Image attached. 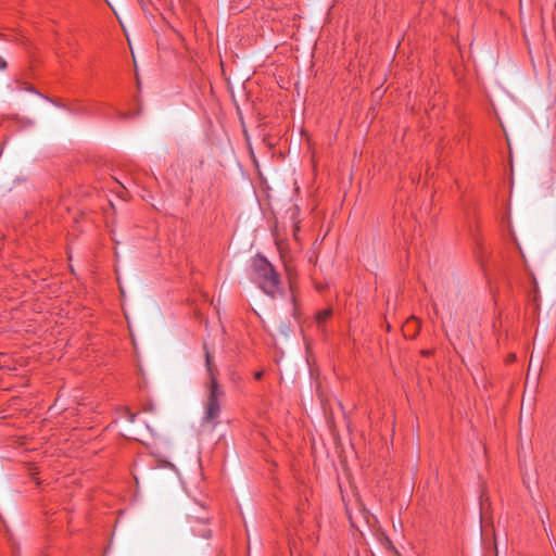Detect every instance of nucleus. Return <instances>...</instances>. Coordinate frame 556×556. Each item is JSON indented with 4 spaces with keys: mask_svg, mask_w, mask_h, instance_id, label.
<instances>
[{
    "mask_svg": "<svg viewBox=\"0 0 556 556\" xmlns=\"http://www.w3.org/2000/svg\"><path fill=\"white\" fill-rule=\"evenodd\" d=\"M211 534V531L208 529H205L203 532V536L208 538Z\"/></svg>",
    "mask_w": 556,
    "mask_h": 556,
    "instance_id": "f8f14e48",
    "label": "nucleus"
},
{
    "mask_svg": "<svg viewBox=\"0 0 556 556\" xmlns=\"http://www.w3.org/2000/svg\"><path fill=\"white\" fill-rule=\"evenodd\" d=\"M506 142H507L508 149L510 150L511 146H510L509 139H506Z\"/></svg>",
    "mask_w": 556,
    "mask_h": 556,
    "instance_id": "dca6fc26",
    "label": "nucleus"
},
{
    "mask_svg": "<svg viewBox=\"0 0 556 556\" xmlns=\"http://www.w3.org/2000/svg\"><path fill=\"white\" fill-rule=\"evenodd\" d=\"M432 306H433V312H434V315L438 316L439 315V309H438V303L437 301H432Z\"/></svg>",
    "mask_w": 556,
    "mask_h": 556,
    "instance_id": "9d476101",
    "label": "nucleus"
},
{
    "mask_svg": "<svg viewBox=\"0 0 556 556\" xmlns=\"http://www.w3.org/2000/svg\"><path fill=\"white\" fill-rule=\"evenodd\" d=\"M299 230H300V227L298 224H295L294 228H293V238L295 241H299V236H298Z\"/></svg>",
    "mask_w": 556,
    "mask_h": 556,
    "instance_id": "0eeeda50",
    "label": "nucleus"
},
{
    "mask_svg": "<svg viewBox=\"0 0 556 556\" xmlns=\"http://www.w3.org/2000/svg\"><path fill=\"white\" fill-rule=\"evenodd\" d=\"M430 353H431L430 351H422V352H421V354H422V355H425V356L430 355Z\"/></svg>",
    "mask_w": 556,
    "mask_h": 556,
    "instance_id": "4468645a",
    "label": "nucleus"
},
{
    "mask_svg": "<svg viewBox=\"0 0 556 556\" xmlns=\"http://www.w3.org/2000/svg\"><path fill=\"white\" fill-rule=\"evenodd\" d=\"M501 224L503 228H506L513 240L515 241L516 245L519 247L518 240L515 236V232L511 229V220H510V210L508 208L507 212L502 216Z\"/></svg>",
    "mask_w": 556,
    "mask_h": 556,
    "instance_id": "39448f33",
    "label": "nucleus"
},
{
    "mask_svg": "<svg viewBox=\"0 0 556 556\" xmlns=\"http://www.w3.org/2000/svg\"><path fill=\"white\" fill-rule=\"evenodd\" d=\"M440 295H443V291L442 290L437 294V298H439Z\"/></svg>",
    "mask_w": 556,
    "mask_h": 556,
    "instance_id": "a211bd4d",
    "label": "nucleus"
},
{
    "mask_svg": "<svg viewBox=\"0 0 556 556\" xmlns=\"http://www.w3.org/2000/svg\"><path fill=\"white\" fill-rule=\"evenodd\" d=\"M204 350L205 365L210 378L207 383L208 394L205 403L204 421L212 426H216L222 409L220 403L225 393L217 381L218 369L212 362V355L206 346H204Z\"/></svg>",
    "mask_w": 556,
    "mask_h": 556,
    "instance_id": "f03ea898",
    "label": "nucleus"
},
{
    "mask_svg": "<svg viewBox=\"0 0 556 556\" xmlns=\"http://www.w3.org/2000/svg\"><path fill=\"white\" fill-rule=\"evenodd\" d=\"M332 315V309L331 308H326L324 311H320L317 315H316V321L319 326H321L324 323H326Z\"/></svg>",
    "mask_w": 556,
    "mask_h": 556,
    "instance_id": "423d86ee",
    "label": "nucleus"
},
{
    "mask_svg": "<svg viewBox=\"0 0 556 556\" xmlns=\"http://www.w3.org/2000/svg\"><path fill=\"white\" fill-rule=\"evenodd\" d=\"M516 358H517L516 354H509V355H507L505 362L506 363H511V362H515Z\"/></svg>",
    "mask_w": 556,
    "mask_h": 556,
    "instance_id": "6e6552de",
    "label": "nucleus"
},
{
    "mask_svg": "<svg viewBox=\"0 0 556 556\" xmlns=\"http://www.w3.org/2000/svg\"><path fill=\"white\" fill-rule=\"evenodd\" d=\"M7 66H8V64H7L5 60L2 56H0V70L3 71L7 68Z\"/></svg>",
    "mask_w": 556,
    "mask_h": 556,
    "instance_id": "1a4fd4ad",
    "label": "nucleus"
},
{
    "mask_svg": "<svg viewBox=\"0 0 556 556\" xmlns=\"http://www.w3.org/2000/svg\"><path fill=\"white\" fill-rule=\"evenodd\" d=\"M420 330V320L415 316L409 317L403 326L405 337L415 338Z\"/></svg>",
    "mask_w": 556,
    "mask_h": 556,
    "instance_id": "20e7f679",
    "label": "nucleus"
},
{
    "mask_svg": "<svg viewBox=\"0 0 556 556\" xmlns=\"http://www.w3.org/2000/svg\"><path fill=\"white\" fill-rule=\"evenodd\" d=\"M251 278L268 296L282 294L281 279L273 264L263 255L257 254L251 264Z\"/></svg>",
    "mask_w": 556,
    "mask_h": 556,
    "instance_id": "f257e3e1",
    "label": "nucleus"
},
{
    "mask_svg": "<svg viewBox=\"0 0 556 556\" xmlns=\"http://www.w3.org/2000/svg\"><path fill=\"white\" fill-rule=\"evenodd\" d=\"M276 245H277L280 258L283 262L286 271L289 276L290 289L292 290L293 286L291 282V270L292 269H291V265H290V261H291L290 250L288 248V244L283 240H276Z\"/></svg>",
    "mask_w": 556,
    "mask_h": 556,
    "instance_id": "7ed1b4c3",
    "label": "nucleus"
},
{
    "mask_svg": "<svg viewBox=\"0 0 556 556\" xmlns=\"http://www.w3.org/2000/svg\"><path fill=\"white\" fill-rule=\"evenodd\" d=\"M506 142H507L508 149L510 150L511 146H510L509 139H506Z\"/></svg>",
    "mask_w": 556,
    "mask_h": 556,
    "instance_id": "f3484780",
    "label": "nucleus"
},
{
    "mask_svg": "<svg viewBox=\"0 0 556 556\" xmlns=\"http://www.w3.org/2000/svg\"><path fill=\"white\" fill-rule=\"evenodd\" d=\"M262 377H263V371H256V372L254 374V378H255L256 380H261V379H262Z\"/></svg>",
    "mask_w": 556,
    "mask_h": 556,
    "instance_id": "9b49d317",
    "label": "nucleus"
},
{
    "mask_svg": "<svg viewBox=\"0 0 556 556\" xmlns=\"http://www.w3.org/2000/svg\"><path fill=\"white\" fill-rule=\"evenodd\" d=\"M135 417H136V415H135V414H130V415H129V420H130L131 422H134V421H135Z\"/></svg>",
    "mask_w": 556,
    "mask_h": 556,
    "instance_id": "ddd939ff",
    "label": "nucleus"
},
{
    "mask_svg": "<svg viewBox=\"0 0 556 556\" xmlns=\"http://www.w3.org/2000/svg\"><path fill=\"white\" fill-rule=\"evenodd\" d=\"M506 142H507L508 149L510 150L511 146H510L509 139H506Z\"/></svg>",
    "mask_w": 556,
    "mask_h": 556,
    "instance_id": "2eb2a0df",
    "label": "nucleus"
}]
</instances>
